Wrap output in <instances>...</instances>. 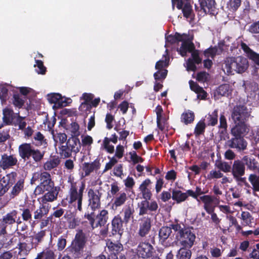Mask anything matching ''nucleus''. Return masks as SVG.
I'll list each match as a JSON object with an SVG mask.
<instances>
[{"mask_svg": "<svg viewBox=\"0 0 259 259\" xmlns=\"http://www.w3.org/2000/svg\"><path fill=\"white\" fill-rule=\"evenodd\" d=\"M241 0H229L227 3V8L233 12H235L239 8Z\"/></svg>", "mask_w": 259, "mask_h": 259, "instance_id": "54", "label": "nucleus"}, {"mask_svg": "<svg viewBox=\"0 0 259 259\" xmlns=\"http://www.w3.org/2000/svg\"><path fill=\"white\" fill-rule=\"evenodd\" d=\"M193 37H190L187 33H183V40L181 41L182 44L177 52L182 57H185L187 53H191L195 49L194 44L193 42Z\"/></svg>", "mask_w": 259, "mask_h": 259, "instance_id": "15", "label": "nucleus"}, {"mask_svg": "<svg viewBox=\"0 0 259 259\" xmlns=\"http://www.w3.org/2000/svg\"><path fill=\"white\" fill-rule=\"evenodd\" d=\"M248 130L232 127L230 134L232 137L228 140L226 144L232 149H236L238 151H244L247 148V143L244 137L248 133Z\"/></svg>", "mask_w": 259, "mask_h": 259, "instance_id": "8", "label": "nucleus"}, {"mask_svg": "<svg viewBox=\"0 0 259 259\" xmlns=\"http://www.w3.org/2000/svg\"><path fill=\"white\" fill-rule=\"evenodd\" d=\"M68 183H70L68 202L73 204L76 210L82 212L83 193L85 188V182L83 181L76 182L73 179H69Z\"/></svg>", "mask_w": 259, "mask_h": 259, "instance_id": "2", "label": "nucleus"}, {"mask_svg": "<svg viewBox=\"0 0 259 259\" xmlns=\"http://www.w3.org/2000/svg\"><path fill=\"white\" fill-rule=\"evenodd\" d=\"M166 55H163L164 57V60H160L156 63L155 69L157 70L165 69L164 68L167 67L169 65V57L167 54V50H166Z\"/></svg>", "mask_w": 259, "mask_h": 259, "instance_id": "46", "label": "nucleus"}, {"mask_svg": "<svg viewBox=\"0 0 259 259\" xmlns=\"http://www.w3.org/2000/svg\"><path fill=\"white\" fill-rule=\"evenodd\" d=\"M151 219L149 217H144L141 220L138 231V234L140 237H145L149 233L151 228Z\"/></svg>", "mask_w": 259, "mask_h": 259, "instance_id": "28", "label": "nucleus"}, {"mask_svg": "<svg viewBox=\"0 0 259 259\" xmlns=\"http://www.w3.org/2000/svg\"><path fill=\"white\" fill-rule=\"evenodd\" d=\"M251 116V112L243 104H237L231 111V118L235 125L232 127L237 128L248 130L247 122Z\"/></svg>", "mask_w": 259, "mask_h": 259, "instance_id": "4", "label": "nucleus"}, {"mask_svg": "<svg viewBox=\"0 0 259 259\" xmlns=\"http://www.w3.org/2000/svg\"><path fill=\"white\" fill-rule=\"evenodd\" d=\"M27 100L26 97H23L18 92H14L12 97L14 106L19 109L22 108Z\"/></svg>", "mask_w": 259, "mask_h": 259, "instance_id": "36", "label": "nucleus"}, {"mask_svg": "<svg viewBox=\"0 0 259 259\" xmlns=\"http://www.w3.org/2000/svg\"><path fill=\"white\" fill-rule=\"evenodd\" d=\"M84 218L88 220L92 230L99 227L104 226L109 219V212L106 209H102L97 215L95 211L85 213Z\"/></svg>", "mask_w": 259, "mask_h": 259, "instance_id": "10", "label": "nucleus"}, {"mask_svg": "<svg viewBox=\"0 0 259 259\" xmlns=\"http://www.w3.org/2000/svg\"><path fill=\"white\" fill-rule=\"evenodd\" d=\"M25 179L22 177L20 178L13 187L10 196L13 199L18 196L20 193L24 191Z\"/></svg>", "mask_w": 259, "mask_h": 259, "instance_id": "33", "label": "nucleus"}, {"mask_svg": "<svg viewBox=\"0 0 259 259\" xmlns=\"http://www.w3.org/2000/svg\"><path fill=\"white\" fill-rule=\"evenodd\" d=\"M45 204L42 203L38 208L34 210L33 212V218L34 219L33 222V224H35V222L37 223L39 222V220H41L43 217L48 214L50 208L49 206Z\"/></svg>", "mask_w": 259, "mask_h": 259, "instance_id": "32", "label": "nucleus"}, {"mask_svg": "<svg viewBox=\"0 0 259 259\" xmlns=\"http://www.w3.org/2000/svg\"><path fill=\"white\" fill-rule=\"evenodd\" d=\"M54 140L55 142H59L60 146L64 145L67 141V136L65 133H55L54 130L52 131V134Z\"/></svg>", "mask_w": 259, "mask_h": 259, "instance_id": "44", "label": "nucleus"}, {"mask_svg": "<svg viewBox=\"0 0 259 259\" xmlns=\"http://www.w3.org/2000/svg\"><path fill=\"white\" fill-rule=\"evenodd\" d=\"M124 222L122 220L120 214L115 215L111 221V231L112 235H118L121 236L123 233V224Z\"/></svg>", "mask_w": 259, "mask_h": 259, "instance_id": "19", "label": "nucleus"}, {"mask_svg": "<svg viewBox=\"0 0 259 259\" xmlns=\"http://www.w3.org/2000/svg\"><path fill=\"white\" fill-rule=\"evenodd\" d=\"M25 117H23L22 116L19 115L18 117H17L16 120L14 122L12 121V124L15 126H18V130H23L26 126V122L24 121Z\"/></svg>", "mask_w": 259, "mask_h": 259, "instance_id": "51", "label": "nucleus"}, {"mask_svg": "<svg viewBox=\"0 0 259 259\" xmlns=\"http://www.w3.org/2000/svg\"><path fill=\"white\" fill-rule=\"evenodd\" d=\"M48 97L49 102L55 104V105L57 107L59 99H61V94L59 93H52L48 95Z\"/></svg>", "mask_w": 259, "mask_h": 259, "instance_id": "58", "label": "nucleus"}, {"mask_svg": "<svg viewBox=\"0 0 259 259\" xmlns=\"http://www.w3.org/2000/svg\"><path fill=\"white\" fill-rule=\"evenodd\" d=\"M172 227L176 233V239L180 244L183 247H188V248L192 247L195 242L196 236L192 231L191 228L181 223L173 226Z\"/></svg>", "mask_w": 259, "mask_h": 259, "instance_id": "5", "label": "nucleus"}, {"mask_svg": "<svg viewBox=\"0 0 259 259\" xmlns=\"http://www.w3.org/2000/svg\"><path fill=\"white\" fill-rule=\"evenodd\" d=\"M81 146L82 145L83 147H85L87 146H91L93 143V139L92 137L89 135H86L83 136H81Z\"/></svg>", "mask_w": 259, "mask_h": 259, "instance_id": "63", "label": "nucleus"}, {"mask_svg": "<svg viewBox=\"0 0 259 259\" xmlns=\"http://www.w3.org/2000/svg\"><path fill=\"white\" fill-rule=\"evenodd\" d=\"M199 2L200 8L197 5H195V10L198 11V15L204 16L209 14L214 16L218 14L215 0H199Z\"/></svg>", "mask_w": 259, "mask_h": 259, "instance_id": "11", "label": "nucleus"}, {"mask_svg": "<svg viewBox=\"0 0 259 259\" xmlns=\"http://www.w3.org/2000/svg\"><path fill=\"white\" fill-rule=\"evenodd\" d=\"M178 221H176L175 223H172L169 225V226H162L159 230L158 236L159 242L165 247L170 246L171 242L167 240L170 234L172 233L171 230H174L172 226L179 225Z\"/></svg>", "mask_w": 259, "mask_h": 259, "instance_id": "16", "label": "nucleus"}, {"mask_svg": "<svg viewBox=\"0 0 259 259\" xmlns=\"http://www.w3.org/2000/svg\"><path fill=\"white\" fill-rule=\"evenodd\" d=\"M101 163L100 159L96 158L91 163L84 162L82 164V170L84 172V176H89L94 170H98L100 168Z\"/></svg>", "mask_w": 259, "mask_h": 259, "instance_id": "31", "label": "nucleus"}, {"mask_svg": "<svg viewBox=\"0 0 259 259\" xmlns=\"http://www.w3.org/2000/svg\"><path fill=\"white\" fill-rule=\"evenodd\" d=\"M16 248L19 249V253L23 252L28 254L31 249L36 248V247L31 236H29L25 241H21L20 239Z\"/></svg>", "mask_w": 259, "mask_h": 259, "instance_id": "26", "label": "nucleus"}, {"mask_svg": "<svg viewBox=\"0 0 259 259\" xmlns=\"http://www.w3.org/2000/svg\"><path fill=\"white\" fill-rule=\"evenodd\" d=\"M140 202L138 203L139 208V215L143 216L145 214H155L158 208V205L155 200L151 199H143Z\"/></svg>", "mask_w": 259, "mask_h": 259, "instance_id": "12", "label": "nucleus"}, {"mask_svg": "<svg viewBox=\"0 0 259 259\" xmlns=\"http://www.w3.org/2000/svg\"><path fill=\"white\" fill-rule=\"evenodd\" d=\"M247 57L254 64L259 66V54L253 51L249 55H248Z\"/></svg>", "mask_w": 259, "mask_h": 259, "instance_id": "64", "label": "nucleus"}, {"mask_svg": "<svg viewBox=\"0 0 259 259\" xmlns=\"http://www.w3.org/2000/svg\"><path fill=\"white\" fill-rule=\"evenodd\" d=\"M242 159L247 169L255 173H259V162L255 158L245 155Z\"/></svg>", "mask_w": 259, "mask_h": 259, "instance_id": "30", "label": "nucleus"}, {"mask_svg": "<svg viewBox=\"0 0 259 259\" xmlns=\"http://www.w3.org/2000/svg\"><path fill=\"white\" fill-rule=\"evenodd\" d=\"M106 246L110 252V255L117 256L123 250L122 244L119 242H113L110 240L106 243Z\"/></svg>", "mask_w": 259, "mask_h": 259, "instance_id": "34", "label": "nucleus"}, {"mask_svg": "<svg viewBox=\"0 0 259 259\" xmlns=\"http://www.w3.org/2000/svg\"><path fill=\"white\" fill-rule=\"evenodd\" d=\"M17 176L16 172H12L7 175V177H3L0 179V197L3 196L10 188L12 183H10V178L15 180Z\"/></svg>", "mask_w": 259, "mask_h": 259, "instance_id": "24", "label": "nucleus"}, {"mask_svg": "<svg viewBox=\"0 0 259 259\" xmlns=\"http://www.w3.org/2000/svg\"><path fill=\"white\" fill-rule=\"evenodd\" d=\"M19 156L24 160H29L31 157L35 162H40L44 158L45 151L36 149L30 143H24L18 147Z\"/></svg>", "mask_w": 259, "mask_h": 259, "instance_id": "7", "label": "nucleus"}, {"mask_svg": "<svg viewBox=\"0 0 259 259\" xmlns=\"http://www.w3.org/2000/svg\"><path fill=\"white\" fill-rule=\"evenodd\" d=\"M114 120V116L110 113H107L106 115L105 121L106 123V127L108 130L111 129L113 126V122Z\"/></svg>", "mask_w": 259, "mask_h": 259, "instance_id": "61", "label": "nucleus"}, {"mask_svg": "<svg viewBox=\"0 0 259 259\" xmlns=\"http://www.w3.org/2000/svg\"><path fill=\"white\" fill-rule=\"evenodd\" d=\"M38 179L40 183L35 188V194L39 195L47 192L41 198L42 202L46 203L57 200L60 188L55 186L50 174L46 171L34 173L31 180V183L32 184V181H36Z\"/></svg>", "mask_w": 259, "mask_h": 259, "instance_id": "1", "label": "nucleus"}, {"mask_svg": "<svg viewBox=\"0 0 259 259\" xmlns=\"http://www.w3.org/2000/svg\"><path fill=\"white\" fill-rule=\"evenodd\" d=\"M17 214V210L13 209L3 217L0 220V235L7 234V229L11 228L16 223Z\"/></svg>", "mask_w": 259, "mask_h": 259, "instance_id": "13", "label": "nucleus"}, {"mask_svg": "<svg viewBox=\"0 0 259 259\" xmlns=\"http://www.w3.org/2000/svg\"><path fill=\"white\" fill-rule=\"evenodd\" d=\"M205 117L207 125L212 126L216 125L218 122V109H216L211 113H209Z\"/></svg>", "mask_w": 259, "mask_h": 259, "instance_id": "39", "label": "nucleus"}, {"mask_svg": "<svg viewBox=\"0 0 259 259\" xmlns=\"http://www.w3.org/2000/svg\"><path fill=\"white\" fill-rule=\"evenodd\" d=\"M87 242V237L82 230H78L71 244L68 246L66 251L73 259H79L83 256L84 248Z\"/></svg>", "mask_w": 259, "mask_h": 259, "instance_id": "3", "label": "nucleus"}, {"mask_svg": "<svg viewBox=\"0 0 259 259\" xmlns=\"http://www.w3.org/2000/svg\"><path fill=\"white\" fill-rule=\"evenodd\" d=\"M46 235V230H41L37 233H34L33 235H31L36 248L44 241Z\"/></svg>", "mask_w": 259, "mask_h": 259, "instance_id": "41", "label": "nucleus"}, {"mask_svg": "<svg viewBox=\"0 0 259 259\" xmlns=\"http://www.w3.org/2000/svg\"><path fill=\"white\" fill-rule=\"evenodd\" d=\"M88 206L92 210V212L95 211L101 206V198L102 193L99 190L94 191L93 189H90L88 192Z\"/></svg>", "mask_w": 259, "mask_h": 259, "instance_id": "17", "label": "nucleus"}, {"mask_svg": "<svg viewBox=\"0 0 259 259\" xmlns=\"http://www.w3.org/2000/svg\"><path fill=\"white\" fill-rule=\"evenodd\" d=\"M189 0H171L172 7L173 9L176 5L178 10H182L183 16L186 18H190L193 20L195 17V14L192 9V7L188 2Z\"/></svg>", "mask_w": 259, "mask_h": 259, "instance_id": "14", "label": "nucleus"}, {"mask_svg": "<svg viewBox=\"0 0 259 259\" xmlns=\"http://www.w3.org/2000/svg\"><path fill=\"white\" fill-rule=\"evenodd\" d=\"M167 72V70L166 69L157 70V71L154 73V79L156 80H161V81H162L166 78Z\"/></svg>", "mask_w": 259, "mask_h": 259, "instance_id": "55", "label": "nucleus"}, {"mask_svg": "<svg viewBox=\"0 0 259 259\" xmlns=\"http://www.w3.org/2000/svg\"><path fill=\"white\" fill-rule=\"evenodd\" d=\"M128 199V196L124 192L118 193L112 199L111 208L114 210H117L119 207L123 205Z\"/></svg>", "mask_w": 259, "mask_h": 259, "instance_id": "29", "label": "nucleus"}, {"mask_svg": "<svg viewBox=\"0 0 259 259\" xmlns=\"http://www.w3.org/2000/svg\"><path fill=\"white\" fill-rule=\"evenodd\" d=\"M241 218L245 221L247 225H249L252 223V220L253 219L251 214L248 211H242Z\"/></svg>", "mask_w": 259, "mask_h": 259, "instance_id": "62", "label": "nucleus"}, {"mask_svg": "<svg viewBox=\"0 0 259 259\" xmlns=\"http://www.w3.org/2000/svg\"><path fill=\"white\" fill-rule=\"evenodd\" d=\"M152 182L148 178L143 181L139 187L142 198L151 199L152 197Z\"/></svg>", "mask_w": 259, "mask_h": 259, "instance_id": "23", "label": "nucleus"}, {"mask_svg": "<svg viewBox=\"0 0 259 259\" xmlns=\"http://www.w3.org/2000/svg\"><path fill=\"white\" fill-rule=\"evenodd\" d=\"M191 57L188 59L187 64V70L196 71L197 70L196 64L198 65L202 62V58L199 56V51L195 49L191 53Z\"/></svg>", "mask_w": 259, "mask_h": 259, "instance_id": "21", "label": "nucleus"}, {"mask_svg": "<svg viewBox=\"0 0 259 259\" xmlns=\"http://www.w3.org/2000/svg\"><path fill=\"white\" fill-rule=\"evenodd\" d=\"M36 64L34 65V67H37L38 70L36 69V71L38 74H45L47 71L46 67L44 65V63L42 61L39 60H35Z\"/></svg>", "mask_w": 259, "mask_h": 259, "instance_id": "57", "label": "nucleus"}, {"mask_svg": "<svg viewBox=\"0 0 259 259\" xmlns=\"http://www.w3.org/2000/svg\"><path fill=\"white\" fill-rule=\"evenodd\" d=\"M60 159L58 157L54 156L47 160L44 164L43 167L45 170L50 171L56 168L60 164Z\"/></svg>", "mask_w": 259, "mask_h": 259, "instance_id": "38", "label": "nucleus"}, {"mask_svg": "<svg viewBox=\"0 0 259 259\" xmlns=\"http://www.w3.org/2000/svg\"><path fill=\"white\" fill-rule=\"evenodd\" d=\"M218 95L222 96L228 97L231 94L230 87L228 84H223L220 85L217 90Z\"/></svg>", "mask_w": 259, "mask_h": 259, "instance_id": "49", "label": "nucleus"}, {"mask_svg": "<svg viewBox=\"0 0 259 259\" xmlns=\"http://www.w3.org/2000/svg\"><path fill=\"white\" fill-rule=\"evenodd\" d=\"M188 193L189 196L196 199L198 201V196L206 193V192H204L200 187L196 186L195 191H193L192 190L190 189L188 190Z\"/></svg>", "mask_w": 259, "mask_h": 259, "instance_id": "53", "label": "nucleus"}, {"mask_svg": "<svg viewBox=\"0 0 259 259\" xmlns=\"http://www.w3.org/2000/svg\"><path fill=\"white\" fill-rule=\"evenodd\" d=\"M3 120L6 125L12 124V121L14 118V112L12 109L6 107L3 110Z\"/></svg>", "mask_w": 259, "mask_h": 259, "instance_id": "35", "label": "nucleus"}, {"mask_svg": "<svg viewBox=\"0 0 259 259\" xmlns=\"http://www.w3.org/2000/svg\"><path fill=\"white\" fill-rule=\"evenodd\" d=\"M188 248L183 246L181 247L177 253V259H190L192 251Z\"/></svg>", "mask_w": 259, "mask_h": 259, "instance_id": "42", "label": "nucleus"}, {"mask_svg": "<svg viewBox=\"0 0 259 259\" xmlns=\"http://www.w3.org/2000/svg\"><path fill=\"white\" fill-rule=\"evenodd\" d=\"M129 154L130 155V158L134 164H137L139 162L142 163L144 161V159L138 156L135 151L130 152Z\"/></svg>", "mask_w": 259, "mask_h": 259, "instance_id": "59", "label": "nucleus"}, {"mask_svg": "<svg viewBox=\"0 0 259 259\" xmlns=\"http://www.w3.org/2000/svg\"><path fill=\"white\" fill-rule=\"evenodd\" d=\"M218 49L217 46H210L204 51L203 54L206 58L211 57L212 59H214L216 55H218Z\"/></svg>", "mask_w": 259, "mask_h": 259, "instance_id": "52", "label": "nucleus"}, {"mask_svg": "<svg viewBox=\"0 0 259 259\" xmlns=\"http://www.w3.org/2000/svg\"><path fill=\"white\" fill-rule=\"evenodd\" d=\"M183 37V33L181 34L179 32H176L174 35H168L165 38L166 41L170 43V44H175L177 42L182 41Z\"/></svg>", "mask_w": 259, "mask_h": 259, "instance_id": "48", "label": "nucleus"}, {"mask_svg": "<svg viewBox=\"0 0 259 259\" xmlns=\"http://www.w3.org/2000/svg\"><path fill=\"white\" fill-rule=\"evenodd\" d=\"M137 251L138 255L142 258H152L154 256L153 254L155 252L153 246L147 242H140L137 247Z\"/></svg>", "mask_w": 259, "mask_h": 259, "instance_id": "18", "label": "nucleus"}, {"mask_svg": "<svg viewBox=\"0 0 259 259\" xmlns=\"http://www.w3.org/2000/svg\"><path fill=\"white\" fill-rule=\"evenodd\" d=\"M17 158L15 155L4 154L2 155L0 160V167L4 170L12 168L18 164Z\"/></svg>", "mask_w": 259, "mask_h": 259, "instance_id": "22", "label": "nucleus"}, {"mask_svg": "<svg viewBox=\"0 0 259 259\" xmlns=\"http://www.w3.org/2000/svg\"><path fill=\"white\" fill-rule=\"evenodd\" d=\"M199 199L204 203L203 208L207 213L213 212L214 211L215 206L212 205V202L214 200L218 202L220 197L217 198L215 196L205 195L199 197Z\"/></svg>", "mask_w": 259, "mask_h": 259, "instance_id": "25", "label": "nucleus"}, {"mask_svg": "<svg viewBox=\"0 0 259 259\" xmlns=\"http://www.w3.org/2000/svg\"><path fill=\"white\" fill-rule=\"evenodd\" d=\"M195 119V114L191 110H188L183 112L181 116V121L186 125L193 122Z\"/></svg>", "mask_w": 259, "mask_h": 259, "instance_id": "40", "label": "nucleus"}, {"mask_svg": "<svg viewBox=\"0 0 259 259\" xmlns=\"http://www.w3.org/2000/svg\"><path fill=\"white\" fill-rule=\"evenodd\" d=\"M231 163H229L226 161L218 160L215 162V166L220 170L224 172H231L232 165Z\"/></svg>", "mask_w": 259, "mask_h": 259, "instance_id": "43", "label": "nucleus"}, {"mask_svg": "<svg viewBox=\"0 0 259 259\" xmlns=\"http://www.w3.org/2000/svg\"><path fill=\"white\" fill-rule=\"evenodd\" d=\"M135 212V210L133 204L125 205L122 208L120 213L122 214V220L124 222V224L127 225L131 221L134 220Z\"/></svg>", "mask_w": 259, "mask_h": 259, "instance_id": "27", "label": "nucleus"}, {"mask_svg": "<svg viewBox=\"0 0 259 259\" xmlns=\"http://www.w3.org/2000/svg\"><path fill=\"white\" fill-rule=\"evenodd\" d=\"M231 174L235 181L244 177L245 174V166L242 159L234 161L232 165Z\"/></svg>", "mask_w": 259, "mask_h": 259, "instance_id": "20", "label": "nucleus"}, {"mask_svg": "<svg viewBox=\"0 0 259 259\" xmlns=\"http://www.w3.org/2000/svg\"><path fill=\"white\" fill-rule=\"evenodd\" d=\"M248 181L252 186L254 192L259 191V175L251 174L249 175Z\"/></svg>", "mask_w": 259, "mask_h": 259, "instance_id": "45", "label": "nucleus"}, {"mask_svg": "<svg viewBox=\"0 0 259 259\" xmlns=\"http://www.w3.org/2000/svg\"><path fill=\"white\" fill-rule=\"evenodd\" d=\"M67 241L64 236H61L58 238L57 241V249L59 251H62L66 247Z\"/></svg>", "mask_w": 259, "mask_h": 259, "instance_id": "60", "label": "nucleus"}, {"mask_svg": "<svg viewBox=\"0 0 259 259\" xmlns=\"http://www.w3.org/2000/svg\"><path fill=\"white\" fill-rule=\"evenodd\" d=\"M20 210L22 211L21 216L23 221L30 222L32 219V210L28 207L21 208Z\"/></svg>", "mask_w": 259, "mask_h": 259, "instance_id": "50", "label": "nucleus"}, {"mask_svg": "<svg viewBox=\"0 0 259 259\" xmlns=\"http://www.w3.org/2000/svg\"><path fill=\"white\" fill-rule=\"evenodd\" d=\"M79 125L76 122H72L70 124V132L72 137L78 138L80 135Z\"/></svg>", "mask_w": 259, "mask_h": 259, "instance_id": "56", "label": "nucleus"}, {"mask_svg": "<svg viewBox=\"0 0 259 259\" xmlns=\"http://www.w3.org/2000/svg\"><path fill=\"white\" fill-rule=\"evenodd\" d=\"M225 68L228 75L245 72L248 69L249 63L247 59L241 56L229 57L225 60Z\"/></svg>", "mask_w": 259, "mask_h": 259, "instance_id": "6", "label": "nucleus"}, {"mask_svg": "<svg viewBox=\"0 0 259 259\" xmlns=\"http://www.w3.org/2000/svg\"><path fill=\"white\" fill-rule=\"evenodd\" d=\"M188 196L189 195L188 193V190H187L186 192H182L181 190L176 189L172 191L171 198L177 203L185 201Z\"/></svg>", "mask_w": 259, "mask_h": 259, "instance_id": "37", "label": "nucleus"}, {"mask_svg": "<svg viewBox=\"0 0 259 259\" xmlns=\"http://www.w3.org/2000/svg\"><path fill=\"white\" fill-rule=\"evenodd\" d=\"M206 124L204 122V120H200L196 124L194 134L195 136H199L200 135L204 134L205 130Z\"/></svg>", "mask_w": 259, "mask_h": 259, "instance_id": "47", "label": "nucleus"}, {"mask_svg": "<svg viewBox=\"0 0 259 259\" xmlns=\"http://www.w3.org/2000/svg\"><path fill=\"white\" fill-rule=\"evenodd\" d=\"M81 148V143L78 138L70 137L64 145L59 146V154L63 158L72 156V153L76 154Z\"/></svg>", "mask_w": 259, "mask_h": 259, "instance_id": "9", "label": "nucleus"}]
</instances>
